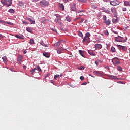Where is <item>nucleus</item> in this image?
Instances as JSON below:
<instances>
[{"instance_id": "nucleus-1", "label": "nucleus", "mask_w": 130, "mask_h": 130, "mask_svg": "<svg viewBox=\"0 0 130 130\" xmlns=\"http://www.w3.org/2000/svg\"><path fill=\"white\" fill-rule=\"evenodd\" d=\"M40 6L42 7H47L49 5V2L47 1L46 0H42L39 3Z\"/></svg>"}, {"instance_id": "nucleus-2", "label": "nucleus", "mask_w": 130, "mask_h": 130, "mask_svg": "<svg viewBox=\"0 0 130 130\" xmlns=\"http://www.w3.org/2000/svg\"><path fill=\"white\" fill-rule=\"evenodd\" d=\"M3 5H6L7 7H10L12 5V0H1Z\"/></svg>"}, {"instance_id": "nucleus-3", "label": "nucleus", "mask_w": 130, "mask_h": 130, "mask_svg": "<svg viewBox=\"0 0 130 130\" xmlns=\"http://www.w3.org/2000/svg\"><path fill=\"white\" fill-rule=\"evenodd\" d=\"M115 40L117 42H125L126 40H127V39H126L125 40H124V38H123V37L119 36V37H116L115 39Z\"/></svg>"}, {"instance_id": "nucleus-4", "label": "nucleus", "mask_w": 130, "mask_h": 130, "mask_svg": "<svg viewBox=\"0 0 130 130\" xmlns=\"http://www.w3.org/2000/svg\"><path fill=\"white\" fill-rule=\"evenodd\" d=\"M112 62L114 66H117L118 64H120V61L119 59L117 58H114L112 59Z\"/></svg>"}, {"instance_id": "nucleus-5", "label": "nucleus", "mask_w": 130, "mask_h": 130, "mask_svg": "<svg viewBox=\"0 0 130 130\" xmlns=\"http://www.w3.org/2000/svg\"><path fill=\"white\" fill-rule=\"evenodd\" d=\"M55 22L56 23H57L58 25H62V23H61V17L60 16H57L55 20Z\"/></svg>"}, {"instance_id": "nucleus-6", "label": "nucleus", "mask_w": 130, "mask_h": 130, "mask_svg": "<svg viewBox=\"0 0 130 130\" xmlns=\"http://www.w3.org/2000/svg\"><path fill=\"white\" fill-rule=\"evenodd\" d=\"M110 4L111 6H118L120 4V2L117 0H113L110 1Z\"/></svg>"}, {"instance_id": "nucleus-7", "label": "nucleus", "mask_w": 130, "mask_h": 130, "mask_svg": "<svg viewBox=\"0 0 130 130\" xmlns=\"http://www.w3.org/2000/svg\"><path fill=\"white\" fill-rule=\"evenodd\" d=\"M117 47L119 48V49L123 50V51H127V48L125 46H121L120 45H117Z\"/></svg>"}, {"instance_id": "nucleus-8", "label": "nucleus", "mask_w": 130, "mask_h": 130, "mask_svg": "<svg viewBox=\"0 0 130 130\" xmlns=\"http://www.w3.org/2000/svg\"><path fill=\"white\" fill-rule=\"evenodd\" d=\"M111 11L113 13V14H114L115 15L117 13L116 8H115V7H111Z\"/></svg>"}, {"instance_id": "nucleus-9", "label": "nucleus", "mask_w": 130, "mask_h": 130, "mask_svg": "<svg viewBox=\"0 0 130 130\" xmlns=\"http://www.w3.org/2000/svg\"><path fill=\"white\" fill-rule=\"evenodd\" d=\"M62 51H63V47L59 48L57 49V53H58V54H60L61 53H62Z\"/></svg>"}, {"instance_id": "nucleus-10", "label": "nucleus", "mask_w": 130, "mask_h": 130, "mask_svg": "<svg viewBox=\"0 0 130 130\" xmlns=\"http://www.w3.org/2000/svg\"><path fill=\"white\" fill-rule=\"evenodd\" d=\"M88 52L89 54H90V55H92V56H96V54H95V53L94 52H93V51H92V50H88Z\"/></svg>"}, {"instance_id": "nucleus-11", "label": "nucleus", "mask_w": 130, "mask_h": 130, "mask_svg": "<svg viewBox=\"0 0 130 130\" xmlns=\"http://www.w3.org/2000/svg\"><path fill=\"white\" fill-rule=\"evenodd\" d=\"M94 46L96 49H101L102 48V45L101 44H95Z\"/></svg>"}, {"instance_id": "nucleus-12", "label": "nucleus", "mask_w": 130, "mask_h": 130, "mask_svg": "<svg viewBox=\"0 0 130 130\" xmlns=\"http://www.w3.org/2000/svg\"><path fill=\"white\" fill-rule=\"evenodd\" d=\"M41 45H42V46H44L45 47H48L49 44H44V42L43 41H41L40 42Z\"/></svg>"}, {"instance_id": "nucleus-13", "label": "nucleus", "mask_w": 130, "mask_h": 130, "mask_svg": "<svg viewBox=\"0 0 130 130\" xmlns=\"http://www.w3.org/2000/svg\"><path fill=\"white\" fill-rule=\"evenodd\" d=\"M71 9L74 12L77 11V9L76 8V4L74 3L71 7Z\"/></svg>"}, {"instance_id": "nucleus-14", "label": "nucleus", "mask_w": 130, "mask_h": 130, "mask_svg": "<svg viewBox=\"0 0 130 130\" xmlns=\"http://www.w3.org/2000/svg\"><path fill=\"white\" fill-rule=\"evenodd\" d=\"M102 10L105 12V13H106L107 14H110V11L107 10L106 8H102Z\"/></svg>"}, {"instance_id": "nucleus-15", "label": "nucleus", "mask_w": 130, "mask_h": 130, "mask_svg": "<svg viewBox=\"0 0 130 130\" xmlns=\"http://www.w3.org/2000/svg\"><path fill=\"white\" fill-rule=\"evenodd\" d=\"M59 7L61 9V10H62V11H64V6H63V4L59 3Z\"/></svg>"}, {"instance_id": "nucleus-16", "label": "nucleus", "mask_w": 130, "mask_h": 130, "mask_svg": "<svg viewBox=\"0 0 130 130\" xmlns=\"http://www.w3.org/2000/svg\"><path fill=\"white\" fill-rule=\"evenodd\" d=\"M109 77L110 78H111V79H113V80H118V79L117 78V77L115 76L110 75Z\"/></svg>"}, {"instance_id": "nucleus-17", "label": "nucleus", "mask_w": 130, "mask_h": 130, "mask_svg": "<svg viewBox=\"0 0 130 130\" xmlns=\"http://www.w3.org/2000/svg\"><path fill=\"white\" fill-rule=\"evenodd\" d=\"M124 6H125L126 7H127V6H130V2L128 1H124Z\"/></svg>"}, {"instance_id": "nucleus-18", "label": "nucleus", "mask_w": 130, "mask_h": 130, "mask_svg": "<svg viewBox=\"0 0 130 130\" xmlns=\"http://www.w3.org/2000/svg\"><path fill=\"white\" fill-rule=\"evenodd\" d=\"M79 53L80 54V55H81V56H82V57H85V56H84V51H83L81 50H79Z\"/></svg>"}, {"instance_id": "nucleus-19", "label": "nucleus", "mask_w": 130, "mask_h": 130, "mask_svg": "<svg viewBox=\"0 0 130 130\" xmlns=\"http://www.w3.org/2000/svg\"><path fill=\"white\" fill-rule=\"evenodd\" d=\"M26 31H27V32H29V33H32V28L26 27Z\"/></svg>"}, {"instance_id": "nucleus-20", "label": "nucleus", "mask_w": 130, "mask_h": 130, "mask_svg": "<svg viewBox=\"0 0 130 130\" xmlns=\"http://www.w3.org/2000/svg\"><path fill=\"white\" fill-rule=\"evenodd\" d=\"M89 40V39L87 37H85L82 41V42L84 43V42H86V41H88Z\"/></svg>"}, {"instance_id": "nucleus-21", "label": "nucleus", "mask_w": 130, "mask_h": 130, "mask_svg": "<svg viewBox=\"0 0 130 130\" xmlns=\"http://www.w3.org/2000/svg\"><path fill=\"white\" fill-rule=\"evenodd\" d=\"M61 43V41H59L56 44L54 45V46H59Z\"/></svg>"}, {"instance_id": "nucleus-22", "label": "nucleus", "mask_w": 130, "mask_h": 130, "mask_svg": "<svg viewBox=\"0 0 130 130\" xmlns=\"http://www.w3.org/2000/svg\"><path fill=\"white\" fill-rule=\"evenodd\" d=\"M8 12L11 14H14L15 13V10L13 9H10Z\"/></svg>"}, {"instance_id": "nucleus-23", "label": "nucleus", "mask_w": 130, "mask_h": 130, "mask_svg": "<svg viewBox=\"0 0 130 130\" xmlns=\"http://www.w3.org/2000/svg\"><path fill=\"white\" fill-rule=\"evenodd\" d=\"M2 59L5 63L7 62V61L8 60V59L7 58V57L6 56L2 57Z\"/></svg>"}, {"instance_id": "nucleus-24", "label": "nucleus", "mask_w": 130, "mask_h": 130, "mask_svg": "<svg viewBox=\"0 0 130 130\" xmlns=\"http://www.w3.org/2000/svg\"><path fill=\"white\" fill-rule=\"evenodd\" d=\"M43 55H44V56H45V57H47V58L49 57L50 56L49 54L47 53H44L43 54Z\"/></svg>"}, {"instance_id": "nucleus-25", "label": "nucleus", "mask_w": 130, "mask_h": 130, "mask_svg": "<svg viewBox=\"0 0 130 130\" xmlns=\"http://www.w3.org/2000/svg\"><path fill=\"white\" fill-rule=\"evenodd\" d=\"M66 20L67 22H71V17H70V16H67Z\"/></svg>"}, {"instance_id": "nucleus-26", "label": "nucleus", "mask_w": 130, "mask_h": 130, "mask_svg": "<svg viewBox=\"0 0 130 130\" xmlns=\"http://www.w3.org/2000/svg\"><path fill=\"white\" fill-rule=\"evenodd\" d=\"M117 69L118 71H119V72H121V71H122V68L120 66H117Z\"/></svg>"}, {"instance_id": "nucleus-27", "label": "nucleus", "mask_w": 130, "mask_h": 130, "mask_svg": "<svg viewBox=\"0 0 130 130\" xmlns=\"http://www.w3.org/2000/svg\"><path fill=\"white\" fill-rule=\"evenodd\" d=\"M36 70H37V71H38V72H41V69L40 68V67L39 66H37L36 68Z\"/></svg>"}, {"instance_id": "nucleus-28", "label": "nucleus", "mask_w": 130, "mask_h": 130, "mask_svg": "<svg viewBox=\"0 0 130 130\" xmlns=\"http://www.w3.org/2000/svg\"><path fill=\"white\" fill-rule=\"evenodd\" d=\"M111 52H115V48H114V47H112L111 48Z\"/></svg>"}, {"instance_id": "nucleus-29", "label": "nucleus", "mask_w": 130, "mask_h": 130, "mask_svg": "<svg viewBox=\"0 0 130 130\" xmlns=\"http://www.w3.org/2000/svg\"><path fill=\"white\" fill-rule=\"evenodd\" d=\"M118 21V19L113 18L112 19L113 23H117Z\"/></svg>"}, {"instance_id": "nucleus-30", "label": "nucleus", "mask_w": 130, "mask_h": 130, "mask_svg": "<svg viewBox=\"0 0 130 130\" xmlns=\"http://www.w3.org/2000/svg\"><path fill=\"white\" fill-rule=\"evenodd\" d=\"M15 37H16V38H19V39H23V37H22L20 36H19V35H16Z\"/></svg>"}, {"instance_id": "nucleus-31", "label": "nucleus", "mask_w": 130, "mask_h": 130, "mask_svg": "<svg viewBox=\"0 0 130 130\" xmlns=\"http://www.w3.org/2000/svg\"><path fill=\"white\" fill-rule=\"evenodd\" d=\"M105 23L106 25H110V20H106Z\"/></svg>"}, {"instance_id": "nucleus-32", "label": "nucleus", "mask_w": 130, "mask_h": 130, "mask_svg": "<svg viewBox=\"0 0 130 130\" xmlns=\"http://www.w3.org/2000/svg\"><path fill=\"white\" fill-rule=\"evenodd\" d=\"M22 23H23V24H24V25H29V22H28L25 20H23Z\"/></svg>"}, {"instance_id": "nucleus-33", "label": "nucleus", "mask_w": 130, "mask_h": 130, "mask_svg": "<svg viewBox=\"0 0 130 130\" xmlns=\"http://www.w3.org/2000/svg\"><path fill=\"white\" fill-rule=\"evenodd\" d=\"M90 36H91V35L90 34V33L87 32L86 34L85 37H88V39L90 38Z\"/></svg>"}, {"instance_id": "nucleus-34", "label": "nucleus", "mask_w": 130, "mask_h": 130, "mask_svg": "<svg viewBox=\"0 0 130 130\" xmlns=\"http://www.w3.org/2000/svg\"><path fill=\"white\" fill-rule=\"evenodd\" d=\"M91 8L92 9H93V10H95V9H97L98 7L95 5H91Z\"/></svg>"}, {"instance_id": "nucleus-35", "label": "nucleus", "mask_w": 130, "mask_h": 130, "mask_svg": "<svg viewBox=\"0 0 130 130\" xmlns=\"http://www.w3.org/2000/svg\"><path fill=\"white\" fill-rule=\"evenodd\" d=\"M58 78H59V75L58 74L55 75L54 77V80H56Z\"/></svg>"}, {"instance_id": "nucleus-36", "label": "nucleus", "mask_w": 130, "mask_h": 130, "mask_svg": "<svg viewBox=\"0 0 130 130\" xmlns=\"http://www.w3.org/2000/svg\"><path fill=\"white\" fill-rule=\"evenodd\" d=\"M19 6H20L21 7L24 6V3H23V2H19Z\"/></svg>"}, {"instance_id": "nucleus-37", "label": "nucleus", "mask_w": 130, "mask_h": 130, "mask_svg": "<svg viewBox=\"0 0 130 130\" xmlns=\"http://www.w3.org/2000/svg\"><path fill=\"white\" fill-rule=\"evenodd\" d=\"M78 35L80 36V37H83V34H82V32L80 31L78 32Z\"/></svg>"}, {"instance_id": "nucleus-38", "label": "nucleus", "mask_w": 130, "mask_h": 130, "mask_svg": "<svg viewBox=\"0 0 130 130\" xmlns=\"http://www.w3.org/2000/svg\"><path fill=\"white\" fill-rule=\"evenodd\" d=\"M5 24H8V25H13V23L10 22L9 21H6L5 22Z\"/></svg>"}, {"instance_id": "nucleus-39", "label": "nucleus", "mask_w": 130, "mask_h": 130, "mask_svg": "<svg viewBox=\"0 0 130 130\" xmlns=\"http://www.w3.org/2000/svg\"><path fill=\"white\" fill-rule=\"evenodd\" d=\"M78 70H84L85 69V67L84 66H81L80 67L78 68Z\"/></svg>"}, {"instance_id": "nucleus-40", "label": "nucleus", "mask_w": 130, "mask_h": 130, "mask_svg": "<svg viewBox=\"0 0 130 130\" xmlns=\"http://www.w3.org/2000/svg\"><path fill=\"white\" fill-rule=\"evenodd\" d=\"M30 44H34V40L33 39L30 40Z\"/></svg>"}, {"instance_id": "nucleus-41", "label": "nucleus", "mask_w": 130, "mask_h": 130, "mask_svg": "<svg viewBox=\"0 0 130 130\" xmlns=\"http://www.w3.org/2000/svg\"><path fill=\"white\" fill-rule=\"evenodd\" d=\"M78 2H80V3H86L87 0H78Z\"/></svg>"}, {"instance_id": "nucleus-42", "label": "nucleus", "mask_w": 130, "mask_h": 130, "mask_svg": "<svg viewBox=\"0 0 130 130\" xmlns=\"http://www.w3.org/2000/svg\"><path fill=\"white\" fill-rule=\"evenodd\" d=\"M93 73L94 75H99V74H100V72H99V71H94Z\"/></svg>"}, {"instance_id": "nucleus-43", "label": "nucleus", "mask_w": 130, "mask_h": 130, "mask_svg": "<svg viewBox=\"0 0 130 130\" xmlns=\"http://www.w3.org/2000/svg\"><path fill=\"white\" fill-rule=\"evenodd\" d=\"M84 12H85V11L84 10H80V11H78L76 12V14H79V13H84Z\"/></svg>"}, {"instance_id": "nucleus-44", "label": "nucleus", "mask_w": 130, "mask_h": 130, "mask_svg": "<svg viewBox=\"0 0 130 130\" xmlns=\"http://www.w3.org/2000/svg\"><path fill=\"white\" fill-rule=\"evenodd\" d=\"M29 22H30V23H31V24H35V21L34 20H32V19H30Z\"/></svg>"}, {"instance_id": "nucleus-45", "label": "nucleus", "mask_w": 130, "mask_h": 130, "mask_svg": "<svg viewBox=\"0 0 130 130\" xmlns=\"http://www.w3.org/2000/svg\"><path fill=\"white\" fill-rule=\"evenodd\" d=\"M36 70V69H34L31 70H30V73H31L32 74H33V73H34L35 72V71Z\"/></svg>"}, {"instance_id": "nucleus-46", "label": "nucleus", "mask_w": 130, "mask_h": 130, "mask_svg": "<svg viewBox=\"0 0 130 130\" xmlns=\"http://www.w3.org/2000/svg\"><path fill=\"white\" fill-rule=\"evenodd\" d=\"M104 68L105 69H106L107 70H110V68H109V67L107 66H104Z\"/></svg>"}, {"instance_id": "nucleus-47", "label": "nucleus", "mask_w": 130, "mask_h": 130, "mask_svg": "<svg viewBox=\"0 0 130 130\" xmlns=\"http://www.w3.org/2000/svg\"><path fill=\"white\" fill-rule=\"evenodd\" d=\"M31 18H29L28 17H26L25 18V20H27V21H28V22H30Z\"/></svg>"}, {"instance_id": "nucleus-48", "label": "nucleus", "mask_w": 130, "mask_h": 130, "mask_svg": "<svg viewBox=\"0 0 130 130\" xmlns=\"http://www.w3.org/2000/svg\"><path fill=\"white\" fill-rule=\"evenodd\" d=\"M22 60V58H19L18 59V62H19L20 63H21V61Z\"/></svg>"}, {"instance_id": "nucleus-49", "label": "nucleus", "mask_w": 130, "mask_h": 130, "mask_svg": "<svg viewBox=\"0 0 130 130\" xmlns=\"http://www.w3.org/2000/svg\"><path fill=\"white\" fill-rule=\"evenodd\" d=\"M104 34H105V35H108L109 34L108 31V30L105 31Z\"/></svg>"}, {"instance_id": "nucleus-50", "label": "nucleus", "mask_w": 130, "mask_h": 130, "mask_svg": "<svg viewBox=\"0 0 130 130\" xmlns=\"http://www.w3.org/2000/svg\"><path fill=\"white\" fill-rule=\"evenodd\" d=\"M5 24V21H4V20H0V24Z\"/></svg>"}, {"instance_id": "nucleus-51", "label": "nucleus", "mask_w": 130, "mask_h": 130, "mask_svg": "<svg viewBox=\"0 0 130 130\" xmlns=\"http://www.w3.org/2000/svg\"><path fill=\"white\" fill-rule=\"evenodd\" d=\"M80 80H81V81H83V80H84V76H82L80 77Z\"/></svg>"}, {"instance_id": "nucleus-52", "label": "nucleus", "mask_w": 130, "mask_h": 130, "mask_svg": "<svg viewBox=\"0 0 130 130\" xmlns=\"http://www.w3.org/2000/svg\"><path fill=\"white\" fill-rule=\"evenodd\" d=\"M122 10H123V12H125V11H126V8L124 7Z\"/></svg>"}, {"instance_id": "nucleus-53", "label": "nucleus", "mask_w": 130, "mask_h": 130, "mask_svg": "<svg viewBox=\"0 0 130 130\" xmlns=\"http://www.w3.org/2000/svg\"><path fill=\"white\" fill-rule=\"evenodd\" d=\"M104 21H106V16H105V17H103Z\"/></svg>"}, {"instance_id": "nucleus-54", "label": "nucleus", "mask_w": 130, "mask_h": 130, "mask_svg": "<svg viewBox=\"0 0 130 130\" xmlns=\"http://www.w3.org/2000/svg\"><path fill=\"white\" fill-rule=\"evenodd\" d=\"M80 22L81 23H83V22H84V18H82Z\"/></svg>"}, {"instance_id": "nucleus-55", "label": "nucleus", "mask_w": 130, "mask_h": 130, "mask_svg": "<svg viewBox=\"0 0 130 130\" xmlns=\"http://www.w3.org/2000/svg\"><path fill=\"white\" fill-rule=\"evenodd\" d=\"M95 63L96 65L98 66V63H98V61H95Z\"/></svg>"}, {"instance_id": "nucleus-56", "label": "nucleus", "mask_w": 130, "mask_h": 130, "mask_svg": "<svg viewBox=\"0 0 130 130\" xmlns=\"http://www.w3.org/2000/svg\"><path fill=\"white\" fill-rule=\"evenodd\" d=\"M53 31H54V32H56V33H57V31H56V29H53Z\"/></svg>"}, {"instance_id": "nucleus-57", "label": "nucleus", "mask_w": 130, "mask_h": 130, "mask_svg": "<svg viewBox=\"0 0 130 130\" xmlns=\"http://www.w3.org/2000/svg\"><path fill=\"white\" fill-rule=\"evenodd\" d=\"M79 19H81V18L80 17L77 18L76 19H75V21H77V20H79Z\"/></svg>"}, {"instance_id": "nucleus-58", "label": "nucleus", "mask_w": 130, "mask_h": 130, "mask_svg": "<svg viewBox=\"0 0 130 130\" xmlns=\"http://www.w3.org/2000/svg\"><path fill=\"white\" fill-rule=\"evenodd\" d=\"M113 33H114L115 34H117V31H114Z\"/></svg>"}, {"instance_id": "nucleus-59", "label": "nucleus", "mask_w": 130, "mask_h": 130, "mask_svg": "<svg viewBox=\"0 0 130 130\" xmlns=\"http://www.w3.org/2000/svg\"><path fill=\"white\" fill-rule=\"evenodd\" d=\"M26 53H27V51H24V54H26Z\"/></svg>"}, {"instance_id": "nucleus-60", "label": "nucleus", "mask_w": 130, "mask_h": 130, "mask_svg": "<svg viewBox=\"0 0 130 130\" xmlns=\"http://www.w3.org/2000/svg\"><path fill=\"white\" fill-rule=\"evenodd\" d=\"M1 38H3V35H2L0 34V39H1Z\"/></svg>"}, {"instance_id": "nucleus-61", "label": "nucleus", "mask_w": 130, "mask_h": 130, "mask_svg": "<svg viewBox=\"0 0 130 130\" xmlns=\"http://www.w3.org/2000/svg\"><path fill=\"white\" fill-rule=\"evenodd\" d=\"M23 69H26V68H27V67H26V66H24L23 67Z\"/></svg>"}, {"instance_id": "nucleus-62", "label": "nucleus", "mask_w": 130, "mask_h": 130, "mask_svg": "<svg viewBox=\"0 0 130 130\" xmlns=\"http://www.w3.org/2000/svg\"><path fill=\"white\" fill-rule=\"evenodd\" d=\"M65 2H66V3H69V0H63Z\"/></svg>"}, {"instance_id": "nucleus-63", "label": "nucleus", "mask_w": 130, "mask_h": 130, "mask_svg": "<svg viewBox=\"0 0 130 130\" xmlns=\"http://www.w3.org/2000/svg\"><path fill=\"white\" fill-rule=\"evenodd\" d=\"M40 0H33L34 2H38Z\"/></svg>"}, {"instance_id": "nucleus-64", "label": "nucleus", "mask_w": 130, "mask_h": 130, "mask_svg": "<svg viewBox=\"0 0 130 130\" xmlns=\"http://www.w3.org/2000/svg\"><path fill=\"white\" fill-rule=\"evenodd\" d=\"M99 61H100V62H102V61H101V60H99Z\"/></svg>"}]
</instances>
